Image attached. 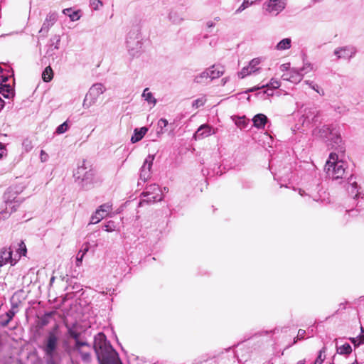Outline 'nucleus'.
Listing matches in <instances>:
<instances>
[{"label":"nucleus","instance_id":"nucleus-11","mask_svg":"<svg viewBox=\"0 0 364 364\" xmlns=\"http://www.w3.org/2000/svg\"><path fill=\"white\" fill-rule=\"evenodd\" d=\"M100 364H122L117 352L112 349L105 354H100L97 357Z\"/></svg>","mask_w":364,"mask_h":364},{"label":"nucleus","instance_id":"nucleus-25","mask_svg":"<svg viewBox=\"0 0 364 364\" xmlns=\"http://www.w3.org/2000/svg\"><path fill=\"white\" fill-rule=\"evenodd\" d=\"M147 131L148 129L145 127H141L140 129H135L134 134L131 137V141L132 143L139 141L144 136Z\"/></svg>","mask_w":364,"mask_h":364},{"label":"nucleus","instance_id":"nucleus-59","mask_svg":"<svg viewBox=\"0 0 364 364\" xmlns=\"http://www.w3.org/2000/svg\"><path fill=\"white\" fill-rule=\"evenodd\" d=\"M305 363H306L305 360H301L296 364H305Z\"/></svg>","mask_w":364,"mask_h":364},{"label":"nucleus","instance_id":"nucleus-18","mask_svg":"<svg viewBox=\"0 0 364 364\" xmlns=\"http://www.w3.org/2000/svg\"><path fill=\"white\" fill-rule=\"evenodd\" d=\"M17 259L12 258V251L10 248H3L0 251V267H2L8 263L11 265L16 264Z\"/></svg>","mask_w":364,"mask_h":364},{"label":"nucleus","instance_id":"nucleus-14","mask_svg":"<svg viewBox=\"0 0 364 364\" xmlns=\"http://www.w3.org/2000/svg\"><path fill=\"white\" fill-rule=\"evenodd\" d=\"M356 53V50L353 46H344L335 49L334 55L336 56L337 59H345L349 60Z\"/></svg>","mask_w":364,"mask_h":364},{"label":"nucleus","instance_id":"nucleus-13","mask_svg":"<svg viewBox=\"0 0 364 364\" xmlns=\"http://www.w3.org/2000/svg\"><path fill=\"white\" fill-rule=\"evenodd\" d=\"M154 160V155L149 154L143 164L140 170V179L144 182H146L150 179L151 168Z\"/></svg>","mask_w":364,"mask_h":364},{"label":"nucleus","instance_id":"nucleus-39","mask_svg":"<svg viewBox=\"0 0 364 364\" xmlns=\"http://www.w3.org/2000/svg\"><path fill=\"white\" fill-rule=\"evenodd\" d=\"M68 129L69 124L68 123V121H65L56 128L55 133L58 134H62L66 132L68 130Z\"/></svg>","mask_w":364,"mask_h":364},{"label":"nucleus","instance_id":"nucleus-46","mask_svg":"<svg viewBox=\"0 0 364 364\" xmlns=\"http://www.w3.org/2000/svg\"><path fill=\"white\" fill-rule=\"evenodd\" d=\"M323 353H324V348L319 352V354L316 359L314 364H321L324 360V355L323 356Z\"/></svg>","mask_w":364,"mask_h":364},{"label":"nucleus","instance_id":"nucleus-16","mask_svg":"<svg viewBox=\"0 0 364 364\" xmlns=\"http://www.w3.org/2000/svg\"><path fill=\"white\" fill-rule=\"evenodd\" d=\"M217 129H214L208 124H202L194 134L196 139H202L210 135L215 134Z\"/></svg>","mask_w":364,"mask_h":364},{"label":"nucleus","instance_id":"nucleus-17","mask_svg":"<svg viewBox=\"0 0 364 364\" xmlns=\"http://www.w3.org/2000/svg\"><path fill=\"white\" fill-rule=\"evenodd\" d=\"M282 79L286 81H289L292 83L297 84L301 81L303 77L299 70L297 68H291L288 73H285L282 76Z\"/></svg>","mask_w":364,"mask_h":364},{"label":"nucleus","instance_id":"nucleus-20","mask_svg":"<svg viewBox=\"0 0 364 364\" xmlns=\"http://www.w3.org/2000/svg\"><path fill=\"white\" fill-rule=\"evenodd\" d=\"M328 146H330L331 148L337 149L339 147L342 143V139L341 135L338 134L336 129L334 130L330 137L326 139Z\"/></svg>","mask_w":364,"mask_h":364},{"label":"nucleus","instance_id":"nucleus-57","mask_svg":"<svg viewBox=\"0 0 364 364\" xmlns=\"http://www.w3.org/2000/svg\"><path fill=\"white\" fill-rule=\"evenodd\" d=\"M105 231L107 232H111L112 231V229L109 227V225H105Z\"/></svg>","mask_w":364,"mask_h":364},{"label":"nucleus","instance_id":"nucleus-10","mask_svg":"<svg viewBox=\"0 0 364 364\" xmlns=\"http://www.w3.org/2000/svg\"><path fill=\"white\" fill-rule=\"evenodd\" d=\"M112 210V204L107 203L101 205L98 209L96 210L95 214L91 217L90 223L97 224L105 218L108 213Z\"/></svg>","mask_w":364,"mask_h":364},{"label":"nucleus","instance_id":"nucleus-38","mask_svg":"<svg viewBox=\"0 0 364 364\" xmlns=\"http://www.w3.org/2000/svg\"><path fill=\"white\" fill-rule=\"evenodd\" d=\"M337 351L340 354L348 355V354H350L352 352V348H351V346H350V344L345 343V344L342 345L341 346H340L337 349Z\"/></svg>","mask_w":364,"mask_h":364},{"label":"nucleus","instance_id":"nucleus-55","mask_svg":"<svg viewBox=\"0 0 364 364\" xmlns=\"http://www.w3.org/2000/svg\"><path fill=\"white\" fill-rule=\"evenodd\" d=\"M350 340H351L352 343H354L355 346L358 345V338H353Z\"/></svg>","mask_w":364,"mask_h":364},{"label":"nucleus","instance_id":"nucleus-29","mask_svg":"<svg viewBox=\"0 0 364 364\" xmlns=\"http://www.w3.org/2000/svg\"><path fill=\"white\" fill-rule=\"evenodd\" d=\"M300 73L302 74V77H304L305 75L315 71L316 68L311 63H310L309 60H304L303 61V65L302 67L299 69Z\"/></svg>","mask_w":364,"mask_h":364},{"label":"nucleus","instance_id":"nucleus-40","mask_svg":"<svg viewBox=\"0 0 364 364\" xmlns=\"http://www.w3.org/2000/svg\"><path fill=\"white\" fill-rule=\"evenodd\" d=\"M221 18L220 16H215L213 19H209L205 22V26L208 29L214 28L217 22L220 21Z\"/></svg>","mask_w":364,"mask_h":364},{"label":"nucleus","instance_id":"nucleus-33","mask_svg":"<svg viewBox=\"0 0 364 364\" xmlns=\"http://www.w3.org/2000/svg\"><path fill=\"white\" fill-rule=\"evenodd\" d=\"M259 0H244L242 4L235 11L236 14L241 13L242 11L246 9L247 8L252 6L254 3L258 1Z\"/></svg>","mask_w":364,"mask_h":364},{"label":"nucleus","instance_id":"nucleus-50","mask_svg":"<svg viewBox=\"0 0 364 364\" xmlns=\"http://www.w3.org/2000/svg\"><path fill=\"white\" fill-rule=\"evenodd\" d=\"M362 334L358 337V345L364 343V329L361 327Z\"/></svg>","mask_w":364,"mask_h":364},{"label":"nucleus","instance_id":"nucleus-54","mask_svg":"<svg viewBox=\"0 0 364 364\" xmlns=\"http://www.w3.org/2000/svg\"><path fill=\"white\" fill-rule=\"evenodd\" d=\"M263 95H267V96H272L273 92H272V91L269 92V90H264L263 92Z\"/></svg>","mask_w":364,"mask_h":364},{"label":"nucleus","instance_id":"nucleus-49","mask_svg":"<svg viewBox=\"0 0 364 364\" xmlns=\"http://www.w3.org/2000/svg\"><path fill=\"white\" fill-rule=\"evenodd\" d=\"M40 158H41V161L43 162L48 159V156L43 150H41Z\"/></svg>","mask_w":364,"mask_h":364},{"label":"nucleus","instance_id":"nucleus-4","mask_svg":"<svg viewBox=\"0 0 364 364\" xmlns=\"http://www.w3.org/2000/svg\"><path fill=\"white\" fill-rule=\"evenodd\" d=\"M263 57H257L252 59L247 65L243 67L242 70L237 73V76L240 79H243L247 76L252 75H258L262 71L261 65L264 62Z\"/></svg>","mask_w":364,"mask_h":364},{"label":"nucleus","instance_id":"nucleus-26","mask_svg":"<svg viewBox=\"0 0 364 364\" xmlns=\"http://www.w3.org/2000/svg\"><path fill=\"white\" fill-rule=\"evenodd\" d=\"M291 47V39L290 38H285L281 40L275 46V50L283 51L289 49Z\"/></svg>","mask_w":364,"mask_h":364},{"label":"nucleus","instance_id":"nucleus-32","mask_svg":"<svg viewBox=\"0 0 364 364\" xmlns=\"http://www.w3.org/2000/svg\"><path fill=\"white\" fill-rule=\"evenodd\" d=\"M63 13L68 16L72 21H76L80 18L78 11H73L71 9H65L63 11Z\"/></svg>","mask_w":364,"mask_h":364},{"label":"nucleus","instance_id":"nucleus-24","mask_svg":"<svg viewBox=\"0 0 364 364\" xmlns=\"http://www.w3.org/2000/svg\"><path fill=\"white\" fill-rule=\"evenodd\" d=\"M281 86L279 80L275 78H272L269 83L262 85L261 87H254L249 89V92H255L260 88L270 87L271 89H277Z\"/></svg>","mask_w":364,"mask_h":364},{"label":"nucleus","instance_id":"nucleus-28","mask_svg":"<svg viewBox=\"0 0 364 364\" xmlns=\"http://www.w3.org/2000/svg\"><path fill=\"white\" fill-rule=\"evenodd\" d=\"M336 129L331 126H323L318 131V136L326 140L331 135V133L334 132Z\"/></svg>","mask_w":364,"mask_h":364},{"label":"nucleus","instance_id":"nucleus-15","mask_svg":"<svg viewBox=\"0 0 364 364\" xmlns=\"http://www.w3.org/2000/svg\"><path fill=\"white\" fill-rule=\"evenodd\" d=\"M87 169L86 161H83L82 165L79 166L77 169L76 174L77 175L78 179H81L82 181H85L93 178L95 171L91 168L89 171H86Z\"/></svg>","mask_w":364,"mask_h":364},{"label":"nucleus","instance_id":"nucleus-2","mask_svg":"<svg viewBox=\"0 0 364 364\" xmlns=\"http://www.w3.org/2000/svg\"><path fill=\"white\" fill-rule=\"evenodd\" d=\"M324 171L328 180L342 178L345 173L344 161L339 160L336 153H331L326 162Z\"/></svg>","mask_w":364,"mask_h":364},{"label":"nucleus","instance_id":"nucleus-31","mask_svg":"<svg viewBox=\"0 0 364 364\" xmlns=\"http://www.w3.org/2000/svg\"><path fill=\"white\" fill-rule=\"evenodd\" d=\"M53 77V72L50 66L45 68L42 73V79L44 82H50Z\"/></svg>","mask_w":364,"mask_h":364},{"label":"nucleus","instance_id":"nucleus-22","mask_svg":"<svg viewBox=\"0 0 364 364\" xmlns=\"http://www.w3.org/2000/svg\"><path fill=\"white\" fill-rule=\"evenodd\" d=\"M252 120L254 127L259 129H264L266 124L268 122V118L264 114H257Z\"/></svg>","mask_w":364,"mask_h":364},{"label":"nucleus","instance_id":"nucleus-21","mask_svg":"<svg viewBox=\"0 0 364 364\" xmlns=\"http://www.w3.org/2000/svg\"><path fill=\"white\" fill-rule=\"evenodd\" d=\"M57 19V16L55 13H50L47 15L42 27L40 30L41 33H48L50 28L55 23Z\"/></svg>","mask_w":364,"mask_h":364},{"label":"nucleus","instance_id":"nucleus-58","mask_svg":"<svg viewBox=\"0 0 364 364\" xmlns=\"http://www.w3.org/2000/svg\"><path fill=\"white\" fill-rule=\"evenodd\" d=\"M4 107V101L0 98V109Z\"/></svg>","mask_w":364,"mask_h":364},{"label":"nucleus","instance_id":"nucleus-52","mask_svg":"<svg viewBox=\"0 0 364 364\" xmlns=\"http://www.w3.org/2000/svg\"><path fill=\"white\" fill-rule=\"evenodd\" d=\"M80 253V252L78 253L77 257V263H76L77 266L80 265V263L82 262L83 257H84L83 255H81L80 256H79Z\"/></svg>","mask_w":364,"mask_h":364},{"label":"nucleus","instance_id":"nucleus-41","mask_svg":"<svg viewBox=\"0 0 364 364\" xmlns=\"http://www.w3.org/2000/svg\"><path fill=\"white\" fill-rule=\"evenodd\" d=\"M90 6L94 10H98L103 6V3L101 0H90Z\"/></svg>","mask_w":364,"mask_h":364},{"label":"nucleus","instance_id":"nucleus-27","mask_svg":"<svg viewBox=\"0 0 364 364\" xmlns=\"http://www.w3.org/2000/svg\"><path fill=\"white\" fill-rule=\"evenodd\" d=\"M143 99L147 102V103L151 107H154L156 104V99L154 97V95L150 92L149 88H145L142 93Z\"/></svg>","mask_w":364,"mask_h":364},{"label":"nucleus","instance_id":"nucleus-43","mask_svg":"<svg viewBox=\"0 0 364 364\" xmlns=\"http://www.w3.org/2000/svg\"><path fill=\"white\" fill-rule=\"evenodd\" d=\"M22 146H23V148L24 149V150L26 151V152H28L30 151L32 148H33V145H32V143L30 140L28 139H25L23 141V144H22Z\"/></svg>","mask_w":364,"mask_h":364},{"label":"nucleus","instance_id":"nucleus-8","mask_svg":"<svg viewBox=\"0 0 364 364\" xmlns=\"http://www.w3.org/2000/svg\"><path fill=\"white\" fill-rule=\"evenodd\" d=\"M74 350H76L80 354L82 360L87 363H89L92 360L91 356V348L88 343L86 342H82L80 341H75Z\"/></svg>","mask_w":364,"mask_h":364},{"label":"nucleus","instance_id":"nucleus-45","mask_svg":"<svg viewBox=\"0 0 364 364\" xmlns=\"http://www.w3.org/2000/svg\"><path fill=\"white\" fill-rule=\"evenodd\" d=\"M305 334H306V331L305 330L299 329L298 331L297 336H296V339L294 340V343H296L298 340L303 339L304 338V336H305Z\"/></svg>","mask_w":364,"mask_h":364},{"label":"nucleus","instance_id":"nucleus-56","mask_svg":"<svg viewBox=\"0 0 364 364\" xmlns=\"http://www.w3.org/2000/svg\"><path fill=\"white\" fill-rule=\"evenodd\" d=\"M88 250H89L88 245H86V247L83 250L82 255H83V256H84L86 254V252L88 251Z\"/></svg>","mask_w":364,"mask_h":364},{"label":"nucleus","instance_id":"nucleus-23","mask_svg":"<svg viewBox=\"0 0 364 364\" xmlns=\"http://www.w3.org/2000/svg\"><path fill=\"white\" fill-rule=\"evenodd\" d=\"M168 19L174 24H180L184 19L183 14L178 9H171L168 14Z\"/></svg>","mask_w":364,"mask_h":364},{"label":"nucleus","instance_id":"nucleus-44","mask_svg":"<svg viewBox=\"0 0 364 364\" xmlns=\"http://www.w3.org/2000/svg\"><path fill=\"white\" fill-rule=\"evenodd\" d=\"M68 333L70 334V336L73 338L74 339H75V341H79L78 338H79V336H80V333H78L77 331L73 329V328H69L68 329Z\"/></svg>","mask_w":364,"mask_h":364},{"label":"nucleus","instance_id":"nucleus-7","mask_svg":"<svg viewBox=\"0 0 364 364\" xmlns=\"http://www.w3.org/2000/svg\"><path fill=\"white\" fill-rule=\"evenodd\" d=\"M58 338L55 331H50L48 337L45 341V346L43 347V351L46 355L50 358L54 355L55 351L58 346Z\"/></svg>","mask_w":364,"mask_h":364},{"label":"nucleus","instance_id":"nucleus-12","mask_svg":"<svg viewBox=\"0 0 364 364\" xmlns=\"http://www.w3.org/2000/svg\"><path fill=\"white\" fill-rule=\"evenodd\" d=\"M142 195L144 196H151L149 199V201L158 202L163 199V197L161 196V191L160 190L158 183H150L146 188V191L142 193Z\"/></svg>","mask_w":364,"mask_h":364},{"label":"nucleus","instance_id":"nucleus-3","mask_svg":"<svg viewBox=\"0 0 364 364\" xmlns=\"http://www.w3.org/2000/svg\"><path fill=\"white\" fill-rule=\"evenodd\" d=\"M106 91L105 85L102 83H95L90 88L82 102L85 109H89L96 104L99 97Z\"/></svg>","mask_w":364,"mask_h":364},{"label":"nucleus","instance_id":"nucleus-34","mask_svg":"<svg viewBox=\"0 0 364 364\" xmlns=\"http://www.w3.org/2000/svg\"><path fill=\"white\" fill-rule=\"evenodd\" d=\"M304 83L307 85L310 88L316 91L317 93H318L320 95H323L324 92L322 89L319 87V86L314 83L313 81L310 80H305Z\"/></svg>","mask_w":364,"mask_h":364},{"label":"nucleus","instance_id":"nucleus-35","mask_svg":"<svg viewBox=\"0 0 364 364\" xmlns=\"http://www.w3.org/2000/svg\"><path fill=\"white\" fill-rule=\"evenodd\" d=\"M168 125V121L166 119L161 118L158 121L157 134L160 135L164 133V128Z\"/></svg>","mask_w":364,"mask_h":364},{"label":"nucleus","instance_id":"nucleus-30","mask_svg":"<svg viewBox=\"0 0 364 364\" xmlns=\"http://www.w3.org/2000/svg\"><path fill=\"white\" fill-rule=\"evenodd\" d=\"M208 80H209L208 73H207V70H205L202 73L196 75L194 77L193 81L195 83H197V84H204V83H206Z\"/></svg>","mask_w":364,"mask_h":364},{"label":"nucleus","instance_id":"nucleus-53","mask_svg":"<svg viewBox=\"0 0 364 364\" xmlns=\"http://www.w3.org/2000/svg\"><path fill=\"white\" fill-rule=\"evenodd\" d=\"M230 80V77H223L221 80V85H225Z\"/></svg>","mask_w":364,"mask_h":364},{"label":"nucleus","instance_id":"nucleus-1","mask_svg":"<svg viewBox=\"0 0 364 364\" xmlns=\"http://www.w3.org/2000/svg\"><path fill=\"white\" fill-rule=\"evenodd\" d=\"M144 38L140 29L137 27L132 28L126 38V47L132 58H138L144 52Z\"/></svg>","mask_w":364,"mask_h":364},{"label":"nucleus","instance_id":"nucleus-19","mask_svg":"<svg viewBox=\"0 0 364 364\" xmlns=\"http://www.w3.org/2000/svg\"><path fill=\"white\" fill-rule=\"evenodd\" d=\"M208 73L209 80L219 78L225 73V68L220 65H213L206 69Z\"/></svg>","mask_w":364,"mask_h":364},{"label":"nucleus","instance_id":"nucleus-47","mask_svg":"<svg viewBox=\"0 0 364 364\" xmlns=\"http://www.w3.org/2000/svg\"><path fill=\"white\" fill-rule=\"evenodd\" d=\"M291 68H290V63H289L282 64L280 65V67H279V70L282 72L288 73L289 70H291Z\"/></svg>","mask_w":364,"mask_h":364},{"label":"nucleus","instance_id":"nucleus-6","mask_svg":"<svg viewBox=\"0 0 364 364\" xmlns=\"http://www.w3.org/2000/svg\"><path fill=\"white\" fill-rule=\"evenodd\" d=\"M94 349L97 357H98L101 353L105 354L106 353H109V350L114 348L107 341L105 333H99L94 338Z\"/></svg>","mask_w":364,"mask_h":364},{"label":"nucleus","instance_id":"nucleus-5","mask_svg":"<svg viewBox=\"0 0 364 364\" xmlns=\"http://www.w3.org/2000/svg\"><path fill=\"white\" fill-rule=\"evenodd\" d=\"M287 4V0H267L262 9L267 14L276 16L285 9Z\"/></svg>","mask_w":364,"mask_h":364},{"label":"nucleus","instance_id":"nucleus-9","mask_svg":"<svg viewBox=\"0 0 364 364\" xmlns=\"http://www.w3.org/2000/svg\"><path fill=\"white\" fill-rule=\"evenodd\" d=\"M318 115L319 111L316 107H310L304 108L302 110V115L301 118L303 126H308L311 123L316 122Z\"/></svg>","mask_w":364,"mask_h":364},{"label":"nucleus","instance_id":"nucleus-36","mask_svg":"<svg viewBox=\"0 0 364 364\" xmlns=\"http://www.w3.org/2000/svg\"><path fill=\"white\" fill-rule=\"evenodd\" d=\"M206 100H207V99H206L205 96H202L201 97H199L193 101L192 107L194 109H198V108L203 106L205 105V103L206 102Z\"/></svg>","mask_w":364,"mask_h":364},{"label":"nucleus","instance_id":"nucleus-37","mask_svg":"<svg viewBox=\"0 0 364 364\" xmlns=\"http://www.w3.org/2000/svg\"><path fill=\"white\" fill-rule=\"evenodd\" d=\"M235 123L240 129H244L247 127L248 122L246 120L245 117H238L235 119Z\"/></svg>","mask_w":364,"mask_h":364},{"label":"nucleus","instance_id":"nucleus-48","mask_svg":"<svg viewBox=\"0 0 364 364\" xmlns=\"http://www.w3.org/2000/svg\"><path fill=\"white\" fill-rule=\"evenodd\" d=\"M6 155V149L4 144L0 143V159Z\"/></svg>","mask_w":364,"mask_h":364},{"label":"nucleus","instance_id":"nucleus-51","mask_svg":"<svg viewBox=\"0 0 364 364\" xmlns=\"http://www.w3.org/2000/svg\"><path fill=\"white\" fill-rule=\"evenodd\" d=\"M6 316L8 317V319L6 322V324H8V323L13 318L14 316V313L11 311H9L7 314H6Z\"/></svg>","mask_w":364,"mask_h":364},{"label":"nucleus","instance_id":"nucleus-42","mask_svg":"<svg viewBox=\"0 0 364 364\" xmlns=\"http://www.w3.org/2000/svg\"><path fill=\"white\" fill-rule=\"evenodd\" d=\"M27 250L26 245L23 241L19 244V248L18 250V253L19 255L18 257L20 258L22 255L25 256L26 254Z\"/></svg>","mask_w":364,"mask_h":364}]
</instances>
